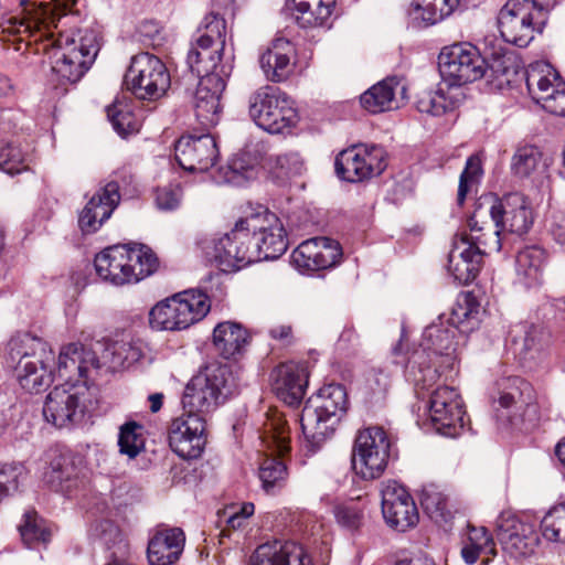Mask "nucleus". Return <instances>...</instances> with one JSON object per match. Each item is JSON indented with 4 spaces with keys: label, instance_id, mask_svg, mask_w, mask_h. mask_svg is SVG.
Returning <instances> with one entry per match:
<instances>
[{
    "label": "nucleus",
    "instance_id": "nucleus-1",
    "mask_svg": "<svg viewBox=\"0 0 565 565\" xmlns=\"http://www.w3.org/2000/svg\"><path fill=\"white\" fill-rule=\"evenodd\" d=\"M236 391L227 364L212 362L203 366L186 384L182 406L184 413L169 428V445L183 459L201 456L205 446V417L224 404Z\"/></svg>",
    "mask_w": 565,
    "mask_h": 565
},
{
    "label": "nucleus",
    "instance_id": "nucleus-2",
    "mask_svg": "<svg viewBox=\"0 0 565 565\" xmlns=\"http://www.w3.org/2000/svg\"><path fill=\"white\" fill-rule=\"evenodd\" d=\"M457 332L451 328L443 317L438 322H433L423 332L422 341L418 348L408 352L405 365V379L412 383L416 393L429 391L439 379L438 366L433 364L436 358H444L445 364L450 365L454 360L458 342Z\"/></svg>",
    "mask_w": 565,
    "mask_h": 565
},
{
    "label": "nucleus",
    "instance_id": "nucleus-3",
    "mask_svg": "<svg viewBox=\"0 0 565 565\" xmlns=\"http://www.w3.org/2000/svg\"><path fill=\"white\" fill-rule=\"evenodd\" d=\"M50 44L43 50L53 49L51 70L61 84L78 82L93 65L99 51V32L83 25L58 32L57 39L47 31Z\"/></svg>",
    "mask_w": 565,
    "mask_h": 565
},
{
    "label": "nucleus",
    "instance_id": "nucleus-4",
    "mask_svg": "<svg viewBox=\"0 0 565 565\" xmlns=\"http://www.w3.org/2000/svg\"><path fill=\"white\" fill-rule=\"evenodd\" d=\"M54 353L45 342L30 333H18L7 345V365L14 369L20 386L28 393H41L53 382Z\"/></svg>",
    "mask_w": 565,
    "mask_h": 565
},
{
    "label": "nucleus",
    "instance_id": "nucleus-5",
    "mask_svg": "<svg viewBox=\"0 0 565 565\" xmlns=\"http://www.w3.org/2000/svg\"><path fill=\"white\" fill-rule=\"evenodd\" d=\"M96 274L115 286L136 284L154 274L159 259L153 250L143 244L113 245L95 256Z\"/></svg>",
    "mask_w": 565,
    "mask_h": 565
},
{
    "label": "nucleus",
    "instance_id": "nucleus-6",
    "mask_svg": "<svg viewBox=\"0 0 565 565\" xmlns=\"http://www.w3.org/2000/svg\"><path fill=\"white\" fill-rule=\"evenodd\" d=\"M348 408V395L341 384H327L310 397L300 416V426L310 452H316L332 436Z\"/></svg>",
    "mask_w": 565,
    "mask_h": 565
},
{
    "label": "nucleus",
    "instance_id": "nucleus-7",
    "mask_svg": "<svg viewBox=\"0 0 565 565\" xmlns=\"http://www.w3.org/2000/svg\"><path fill=\"white\" fill-rule=\"evenodd\" d=\"M490 218L503 233L523 235L533 225V212L527 199L519 193H509L503 198L484 195L478 200L473 210L472 226Z\"/></svg>",
    "mask_w": 565,
    "mask_h": 565
},
{
    "label": "nucleus",
    "instance_id": "nucleus-8",
    "mask_svg": "<svg viewBox=\"0 0 565 565\" xmlns=\"http://www.w3.org/2000/svg\"><path fill=\"white\" fill-rule=\"evenodd\" d=\"M210 307L204 292L185 290L158 302L149 312V323L154 330H183L203 319Z\"/></svg>",
    "mask_w": 565,
    "mask_h": 565
},
{
    "label": "nucleus",
    "instance_id": "nucleus-9",
    "mask_svg": "<svg viewBox=\"0 0 565 565\" xmlns=\"http://www.w3.org/2000/svg\"><path fill=\"white\" fill-rule=\"evenodd\" d=\"M248 115L259 128L269 134H281L298 121L292 100L279 88L269 85L250 94Z\"/></svg>",
    "mask_w": 565,
    "mask_h": 565
},
{
    "label": "nucleus",
    "instance_id": "nucleus-10",
    "mask_svg": "<svg viewBox=\"0 0 565 565\" xmlns=\"http://www.w3.org/2000/svg\"><path fill=\"white\" fill-rule=\"evenodd\" d=\"M124 84L138 99L158 100L170 87V74L164 63L153 54L142 52L131 58Z\"/></svg>",
    "mask_w": 565,
    "mask_h": 565
},
{
    "label": "nucleus",
    "instance_id": "nucleus-11",
    "mask_svg": "<svg viewBox=\"0 0 565 565\" xmlns=\"http://www.w3.org/2000/svg\"><path fill=\"white\" fill-rule=\"evenodd\" d=\"M201 248L205 257L215 262L223 271L239 270L259 262V252L253 246L252 236L236 223L222 237L202 241Z\"/></svg>",
    "mask_w": 565,
    "mask_h": 565
},
{
    "label": "nucleus",
    "instance_id": "nucleus-12",
    "mask_svg": "<svg viewBox=\"0 0 565 565\" xmlns=\"http://www.w3.org/2000/svg\"><path fill=\"white\" fill-rule=\"evenodd\" d=\"M438 66L444 84L461 88L462 85L482 78L487 74V62L471 44H454L443 49Z\"/></svg>",
    "mask_w": 565,
    "mask_h": 565
},
{
    "label": "nucleus",
    "instance_id": "nucleus-13",
    "mask_svg": "<svg viewBox=\"0 0 565 565\" xmlns=\"http://www.w3.org/2000/svg\"><path fill=\"white\" fill-rule=\"evenodd\" d=\"M391 440L379 426L359 431L352 450V467L363 479H376L386 469Z\"/></svg>",
    "mask_w": 565,
    "mask_h": 565
},
{
    "label": "nucleus",
    "instance_id": "nucleus-14",
    "mask_svg": "<svg viewBox=\"0 0 565 565\" xmlns=\"http://www.w3.org/2000/svg\"><path fill=\"white\" fill-rule=\"evenodd\" d=\"M386 166V151L376 145H355L341 151L334 161L337 175L348 182H361L379 175Z\"/></svg>",
    "mask_w": 565,
    "mask_h": 565
},
{
    "label": "nucleus",
    "instance_id": "nucleus-15",
    "mask_svg": "<svg viewBox=\"0 0 565 565\" xmlns=\"http://www.w3.org/2000/svg\"><path fill=\"white\" fill-rule=\"evenodd\" d=\"M478 247L473 249L467 241V236H456L452 248L448 255V271L459 285H468L477 277L482 262V256L500 252L497 237L491 233L486 241L475 234Z\"/></svg>",
    "mask_w": 565,
    "mask_h": 565
},
{
    "label": "nucleus",
    "instance_id": "nucleus-16",
    "mask_svg": "<svg viewBox=\"0 0 565 565\" xmlns=\"http://www.w3.org/2000/svg\"><path fill=\"white\" fill-rule=\"evenodd\" d=\"M463 403L456 388L438 386L430 394L429 418L434 429L446 437H458L465 429Z\"/></svg>",
    "mask_w": 565,
    "mask_h": 565
},
{
    "label": "nucleus",
    "instance_id": "nucleus-17",
    "mask_svg": "<svg viewBox=\"0 0 565 565\" xmlns=\"http://www.w3.org/2000/svg\"><path fill=\"white\" fill-rule=\"evenodd\" d=\"M537 15L521 0H508L498 17L502 39L519 47H525L534 39V23H543Z\"/></svg>",
    "mask_w": 565,
    "mask_h": 565
},
{
    "label": "nucleus",
    "instance_id": "nucleus-18",
    "mask_svg": "<svg viewBox=\"0 0 565 565\" xmlns=\"http://www.w3.org/2000/svg\"><path fill=\"white\" fill-rule=\"evenodd\" d=\"M121 183H126V175L116 173L115 179L89 199L78 215V226L83 234L96 233L110 218L121 200Z\"/></svg>",
    "mask_w": 565,
    "mask_h": 565
},
{
    "label": "nucleus",
    "instance_id": "nucleus-19",
    "mask_svg": "<svg viewBox=\"0 0 565 565\" xmlns=\"http://www.w3.org/2000/svg\"><path fill=\"white\" fill-rule=\"evenodd\" d=\"M174 157L183 170L203 173L217 163L220 150L211 134L185 135L177 140Z\"/></svg>",
    "mask_w": 565,
    "mask_h": 565
},
{
    "label": "nucleus",
    "instance_id": "nucleus-20",
    "mask_svg": "<svg viewBox=\"0 0 565 565\" xmlns=\"http://www.w3.org/2000/svg\"><path fill=\"white\" fill-rule=\"evenodd\" d=\"M382 513L388 526L404 532L418 522V511L408 491L395 480L381 484Z\"/></svg>",
    "mask_w": 565,
    "mask_h": 565
},
{
    "label": "nucleus",
    "instance_id": "nucleus-21",
    "mask_svg": "<svg viewBox=\"0 0 565 565\" xmlns=\"http://www.w3.org/2000/svg\"><path fill=\"white\" fill-rule=\"evenodd\" d=\"M342 257L343 250L338 241L318 236L299 244L291 254V262L301 271H316L335 267Z\"/></svg>",
    "mask_w": 565,
    "mask_h": 565
},
{
    "label": "nucleus",
    "instance_id": "nucleus-22",
    "mask_svg": "<svg viewBox=\"0 0 565 565\" xmlns=\"http://www.w3.org/2000/svg\"><path fill=\"white\" fill-rule=\"evenodd\" d=\"M84 394L72 385L66 388L63 385L55 386L46 396L43 415L46 422L62 428L81 419L84 414Z\"/></svg>",
    "mask_w": 565,
    "mask_h": 565
},
{
    "label": "nucleus",
    "instance_id": "nucleus-23",
    "mask_svg": "<svg viewBox=\"0 0 565 565\" xmlns=\"http://www.w3.org/2000/svg\"><path fill=\"white\" fill-rule=\"evenodd\" d=\"M225 86L226 78L222 74L200 78L193 97V108L203 127L210 128L218 124L222 114L221 96Z\"/></svg>",
    "mask_w": 565,
    "mask_h": 565
},
{
    "label": "nucleus",
    "instance_id": "nucleus-24",
    "mask_svg": "<svg viewBox=\"0 0 565 565\" xmlns=\"http://www.w3.org/2000/svg\"><path fill=\"white\" fill-rule=\"evenodd\" d=\"M70 8V0H54V8L49 4H41L32 11H26V18H11L9 23L15 32H22L21 28H23V32L29 33L35 41L50 44L47 31L53 33V39H57L52 30V24L55 23V15L65 14ZM57 20H61V17H57Z\"/></svg>",
    "mask_w": 565,
    "mask_h": 565
},
{
    "label": "nucleus",
    "instance_id": "nucleus-25",
    "mask_svg": "<svg viewBox=\"0 0 565 565\" xmlns=\"http://www.w3.org/2000/svg\"><path fill=\"white\" fill-rule=\"evenodd\" d=\"M497 536L503 548L515 557L531 555L540 541L534 525L516 516L502 519Z\"/></svg>",
    "mask_w": 565,
    "mask_h": 565
},
{
    "label": "nucleus",
    "instance_id": "nucleus-26",
    "mask_svg": "<svg viewBox=\"0 0 565 565\" xmlns=\"http://www.w3.org/2000/svg\"><path fill=\"white\" fill-rule=\"evenodd\" d=\"M273 377L274 391L281 401L290 406L301 403L309 377L306 364L292 361L282 363L274 370Z\"/></svg>",
    "mask_w": 565,
    "mask_h": 565
},
{
    "label": "nucleus",
    "instance_id": "nucleus-27",
    "mask_svg": "<svg viewBox=\"0 0 565 565\" xmlns=\"http://www.w3.org/2000/svg\"><path fill=\"white\" fill-rule=\"evenodd\" d=\"M301 545L292 541L275 540L259 545L249 558V565H310Z\"/></svg>",
    "mask_w": 565,
    "mask_h": 565
},
{
    "label": "nucleus",
    "instance_id": "nucleus-28",
    "mask_svg": "<svg viewBox=\"0 0 565 565\" xmlns=\"http://www.w3.org/2000/svg\"><path fill=\"white\" fill-rule=\"evenodd\" d=\"M525 83L532 99L545 110L556 92H561V83L565 82L551 64L541 62L526 70Z\"/></svg>",
    "mask_w": 565,
    "mask_h": 565
},
{
    "label": "nucleus",
    "instance_id": "nucleus-29",
    "mask_svg": "<svg viewBox=\"0 0 565 565\" xmlns=\"http://www.w3.org/2000/svg\"><path fill=\"white\" fill-rule=\"evenodd\" d=\"M185 535L180 527L158 531L149 541L148 561L151 565H172L181 556Z\"/></svg>",
    "mask_w": 565,
    "mask_h": 565
},
{
    "label": "nucleus",
    "instance_id": "nucleus-30",
    "mask_svg": "<svg viewBox=\"0 0 565 565\" xmlns=\"http://www.w3.org/2000/svg\"><path fill=\"white\" fill-rule=\"evenodd\" d=\"M81 459L71 452L54 457L45 472V481L56 491L70 494L79 484Z\"/></svg>",
    "mask_w": 565,
    "mask_h": 565
},
{
    "label": "nucleus",
    "instance_id": "nucleus-31",
    "mask_svg": "<svg viewBox=\"0 0 565 565\" xmlns=\"http://www.w3.org/2000/svg\"><path fill=\"white\" fill-rule=\"evenodd\" d=\"M291 43L285 39H277L259 56V65L267 81L280 83L286 81L294 72L290 61Z\"/></svg>",
    "mask_w": 565,
    "mask_h": 565
},
{
    "label": "nucleus",
    "instance_id": "nucleus-32",
    "mask_svg": "<svg viewBox=\"0 0 565 565\" xmlns=\"http://www.w3.org/2000/svg\"><path fill=\"white\" fill-rule=\"evenodd\" d=\"M223 51L224 46L200 43L195 40L186 56L189 68L200 78L211 74H222L223 78H227L230 66L221 64Z\"/></svg>",
    "mask_w": 565,
    "mask_h": 565
},
{
    "label": "nucleus",
    "instance_id": "nucleus-33",
    "mask_svg": "<svg viewBox=\"0 0 565 565\" xmlns=\"http://www.w3.org/2000/svg\"><path fill=\"white\" fill-rule=\"evenodd\" d=\"M250 342V335L241 323L223 321L213 330V345L224 359H237L243 355Z\"/></svg>",
    "mask_w": 565,
    "mask_h": 565
},
{
    "label": "nucleus",
    "instance_id": "nucleus-34",
    "mask_svg": "<svg viewBox=\"0 0 565 565\" xmlns=\"http://www.w3.org/2000/svg\"><path fill=\"white\" fill-rule=\"evenodd\" d=\"M463 99L462 89L448 84H439L436 90H425L418 95V111L433 116H441L456 109Z\"/></svg>",
    "mask_w": 565,
    "mask_h": 565
},
{
    "label": "nucleus",
    "instance_id": "nucleus-35",
    "mask_svg": "<svg viewBox=\"0 0 565 565\" xmlns=\"http://www.w3.org/2000/svg\"><path fill=\"white\" fill-rule=\"evenodd\" d=\"M335 0H287L286 10L300 28L323 25L330 18Z\"/></svg>",
    "mask_w": 565,
    "mask_h": 565
},
{
    "label": "nucleus",
    "instance_id": "nucleus-36",
    "mask_svg": "<svg viewBox=\"0 0 565 565\" xmlns=\"http://www.w3.org/2000/svg\"><path fill=\"white\" fill-rule=\"evenodd\" d=\"M545 252L537 246H527L520 250L515 259L518 280L526 288H535L543 284Z\"/></svg>",
    "mask_w": 565,
    "mask_h": 565
},
{
    "label": "nucleus",
    "instance_id": "nucleus-37",
    "mask_svg": "<svg viewBox=\"0 0 565 565\" xmlns=\"http://www.w3.org/2000/svg\"><path fill=\"white\" fill-rule=\"evenodd\" d=\"M459 6V0H413L408 15L419 28L429 26L449 17Z\"/></svg>",
    "mask_w": 565,
    "mask_h": 565
},
{
    "label": "nucleus",
    "instance_id": "nucleus-38",
    "mask_svg": "<svg viewBox=\"0 0 565 565\" xmlns=\"http://www.w3.org/2000/svg\"><path fill=\"white\" fill-rule=\"evenodd\" d=\"M57 376L71 386L76 387L79 382L86 384L88 366H84L79 360V344L70 343L61 349L57 360Z\"/></svg>",
    "mask_w": 565,
    "mask_h": 565
},
{
    "label": "nucleus",
    "instance_id": "nucleus-39",
    "mask_svg": "<svg viewBox=\"0 0 565 565\" xmlns=\"http://www.w3.org/2000/svg\"><path fill=\"white\" fill-rule=\"evenodd\" d=\"M398 82L395 78H386L366 92L360 97V103L364 109L372 114L387 111L397 107L395 104V88Z\"/></svg>",
    "mask_w": 565,
    "mask_h": 565
},
{
    "label": "nucleus",
    "instance_id": "nucleus-40",
    "mask_svg": "<svg viewBox=\"0 0 565 565\" xmlns=\"http://www.w3.org/2000/svg\"><path fill=\"white\" fill-rule=\"evenodd\" d=\"M479 303L470 295H462L451 309L446 322L456 332L467 334L479 326Z\"/></svg>",
    "mask_w": 565,
    "mask_h": 565
},
{
    "label": "nucleus",
    "instance_id": "nucleus-41",
    "mask_svg": "<svg viewBox=\"0 0 565 565\" xmlns=\"http://www.w3.org/2000/svg\"><path fill=\"white\" fill-rule=\"evenodd\" d=\"M542 151L533 145L519 147L511 159V171L520 179L532 178L544 168Z\"/></svg>",
    "mask_w": 565,
    "mask_h": 565
},
{
    "label": "nucleus",
    "instance_id": "nucleus-42",
    "mask_svg": "<svg viewBox=\"0 0 565 565\" xmlns=\"http://www.w3.org/2000/svg\"><path fill=\"white\" fill-rule=\"evenodd\" d=\"M481 553L495 554L493 539L484 526L468 525V535L461 548V556L467 564L472 565Z\"/></svg>",
    "mask_w": 565,
    "mask_h": 565
},
{
    "label": "nucleus",
    "instance_id": "nucleus-43",
    "mask_svg": "<svg viewBox=\"0 0 565 565\" xmlns=\"http://www.w3.org/2000/svg\"><path fill=\"white\" fill-rule=\"evenodd\" d=\"M507 387L509 391L502 392L498 399L502 408H510L512 406L518 409L534 407V390L527 381L512 377L508 380Z\"/></svg>",
    "mask_w": 565,
    "mask_h": 565
},
{
    "label": "nucleus",
    "instance_id": "nucleus-44",
    "mask_svg": "<svg viewBox=\"0 0 565 565\" xmlns=\"http://www.w3.org/2000/svg\"><path fill=\"white\" fill-rule=\"evenodd\" d=\"M253 246L259 252V262L279 258L288 248L286 231L279 227L262 235L252 236Z\"/></svg>",
    "mask_w": 565,
    "mask_h": 565
},
{
    "label": "nucleus",
    "instance_id": "nucleus-45",
    "mask_svg": "<svg viewBox=\"0 0 565 565\" xmlns=\"http://www.w3.org/2000/svg\"><path fill=\"white\" fill-rule=\"evenodd\" d=\"M18 529L23 544L29 548H34L40 544L46 545L51 537L43 519L34 510H29L23 514Z\"/></svg>",
    "mask_w": 565,
    "mask_h": 565
},
{
    "label": "nucleus",
    "instance_id": "nucleus-46",
    "mask_svg": "<svg viewBox=\"0 0 565 565\" xmlns=\"http://www.w3.org/2000/svg\"><path fill=\"white\" fill-rule=\"evenodd\" d=\"M236 224L250 236H258L273 230L282 227L280 218L265 206H258L257 211L239 218Z\"/></svg>",
    "mask_w": 565,
    "mask_h": 565
},
{
    "label": "nucleus",
    "instance_id": "nucleus-47",
    "mask_svg": "<svg viewBox=\"0 0 565 565\" xmlns=\"http://www.w3.org/2000/svg\"><path fill=\"white\" fill-rule=\"evenodd\" d=\"M260 438L267 448L280 456L287 454L290 449L288 426L286 420L279 415H274L267 419Z\"/></svg>",
    "mask_w": 565,
    "mask_h": 565
},
{
    "label": "nucleus",
    "instance_id": "nucleus-48",
    "mask_svg": "<svg viewBox=\"0 0 565 565\" xmlns=\"http://www.w3.org/2000/svg\"><path fill=\"white\" fill-rule=\"evenodd\" d=\"M26 478L28 470L22 463H0V503L18 493Z\"/></svg>",
    "mask_w": 565,
    "mask_h": 565
},
{
    "label": "nucleus",
    "instance_id": "nucleus-49",
    "mask_svg": "<svg viewBox=\"0 0 565 565\" xmlns=\"http://www.w3.org/2000/svg\"><path fill=\"white\" fill-rule=\"evenodd\" d=\"M196 41L200 43H211L215 46H225L226 41V21L217 13L206 14L198 28Z\"/></svg>",
    "mask_w": 565,
    "mask_h": 565
},
{
    "label": "nucleus",
    "instance_id": "nucleus-50",
    "mask_svg": "<svg viewBox=\"0 0 565 565\" xmlns=\"http://www.w3.org/2000/svg\"><path fill=\"white\" fill-rule=\"evenodd\" d=\"M266 167L277 179H288L300 174L303 168L302 160L297 152L269 156Z\"/></svg>",
    "mask_w": 565,
    "mask_h": 565
},
{
    "label": "nucleus",
    "instance_id": "nucleus-51",
    "mask_svg": "<svg viewBox=\"0 0 565 565\" xmlns=\"http://www.w3.org/2000/svg\"><path fill=\"white\" fill-rule=\"evenodd\" d=\"M541 532L550 542H565V502L548 510L541 521Z\"/></svg>",
    "mask_w": 565,
    "mask_h": 565
},
{
    "label": "nucleus",
    "instance_id": "nucleus-52",
    "mask_svg": "<svg viewBox=\"0 0 565 565\" xmlns=\"http://www.w3.org/2000/svg\"><path fill=\"white\" fill-rule=\"evenodd\" d=\"M287 475L286 465L277 458L267 457L259 466L258 476L266 492L282 487Z\"/></svg>",
    "mask_w": 565,
    "mask_h": 565
},
{
    "label": "nucleus",
    "instance_id": "nucleus-53",
    "mask_svg": "<svg viewBox=\"0 0 565 565\" xmlns=\"http://www.w3.org/2000/svg\"><path fill=\"white\" fill-rule=\"evenodd\" d=\"M142 426L136 422H128L120 427L118 446L121 454L135 458L143 449L145 441L141 435Z\"/></svg>",
    "mask_w": 565,
    "mask_h": 565
},
{
    "label": "nucleus",
    "instance_id": "nucleus-54",
    "mask_svg": "<svg viewBox=\"0 0 565 565\" xmlns=\"http://www.w3.org/2000/svg\"><path fill=\"white\" fill-rule=\"evenodd\" d=\"M333 514L339 525L358 531L364 521V505L360 501H348L334 507Z\"/></svg>",
    "mask_w": 565,
    "mask_h": 565
},
{
    "label": "nucleus",
    "instance_id": "nucleus-55",
    "mask_svg": "<svg viewBox=\"0 0 565 565\" xmlns=\"http://www.w3.org/2000/svg\"><path fill=\"white\" fill-rule=\"evenodd\" d=\"M25 154L12 142L0 141V169L14 175L28 170Z\"/></svg>",
    "mask_w": 565,
    "mask_h": 565
},
{
    "label": "nucleus",
    "instance_id": "nucleus-56",
    "mask_svg": "<svg viewBox=\"0 0 565 565\" xmlns=\"http://www.w3.org/2000/svg\"><path fill=\"white\" fill-rule=\"evenodd\" d=\"M92 534L108 550L117 547L120 552L127 548L119 527L110 520H102L94 524Z\"/></svg>",
    "mask_w": 565,
    "mask_h": 565
},
{
    "label": "nucleus",
    "instance_id": "nucleus-57",
    "mask_svg": "<svg viewBox=\"0 0 565 565\" xmlns=\"http://www.w3.org/2000/svg\"><path fill=\"white\" fill-rule=\"evenodd\" d=\"M420 504L430 519H446L447 498L437 487L427 486L422 490Z\"/></svg>",
    "mask_w": 565,
    "mask_h": 565
},
{
    "label": "nucleus",
    "instance_id": "nucleus-58",
    "mask_svg": "<svg viewBox=\"0 0 565 565\" xmlns=\"http://www.w3.org/2000/svg\"><path fill=\"white\" fill-rule=\"evenodd\" d=\"M138 353L129 342L114 341L106 345L103 360L110 364V367L118 369L126 363L137 360Z\"/></svg>",
    "mask_w": 565,
    "mask_h": 565
},
{
    "label": "nucleus",
    "instance_id": "nucleus-59",
    "mask_svg": "<svg viewBox=\"0 0 565 565\" xmlns=\"http://www.w3.org/2000/svg\"><path fill=\"white\" fill-rule=\"evenodd\" d=\"M481 160L478 156H470L466 167L460 174L457 201L461 205L472 184L477 183L482 175Z\"/></svg>",
    "mask_w": 565,
    "mask_h": 565
},
{
    "label": "nucleus",
    "instance_id": "nucleus-60",
    "mask_svg": "<svg viewBox=\"0 0 565 565\" xmlns=\"http://www.w3.org/2000/svg\"><path fill=\"white\" fill-rule=\"evenodd\" d=\"M256 175L255 167L246 161L244 154L234 158L225 173L226 181L236 186L245 185L248 181L255 179Z\"/></svg>",
    "mask_w": 565,
    "mask_h": 565
},
{
    "label": "nucleus",
    "instance_id": "nucleus-61",
    "mask_svg": "<svg viewBox=\"0 0 565 565\" xmlns=\"http://www.w3.org/2000/svg\"><path fill=\"white\" fill-rule=\"evenodd\" d=\"M107 116L113 124L114 129L121 136L136 132L138 124L129 110H125L120 105L114 104L107 108Z\"/></svg>",
    "mask_w": 565,
    "mask_h": 565
},
{
    "label": "nucleus",
    "instance_id": "nucleus-62",
    "mask_svg": "<svg viewBox=\"0 0 565 565\" xmlns=\"http://www.w3.org/2000/svg\"><path fill=\"white\" fill-rule=\"evenodd\" d=\"M182 196L181 185L179 183H169L157 188L154 201L158 209L172 211L179 207Z\"/></svg>",
    "mask_w": 565,
    "mask_h": 565
},
{
    "label": "nucleus",
    "instance_id": "nucleus-63",
    "mask_svg": "<svg viewBox=\"0 0 565 565\" xmlns=\"http://www.w3.org/2000/svg\"><path fill=\"white\" fill-rule=\"evenodd\" d=\"M473 220V213L468 220V226H469V233H461L458 236H467L468 243L471 245L473 249H477L478 244L476 239L473 238L475 234L478 236H481L482 239H488L490 237V234L492 233L500 245V248L502 247V238L501 234H503V231L495 226V224L490 220L487 218V223L482 224L481 222L477 224V226H472Z\"/></svg>",
    "mask_w": 565,
    "mask_h": 565
},
{
    "label": "nucleus",
    "instance_id": "nucleus-64",
    "mask_svg": "<svg viewBox=\"0 0 565 565\" xmlns=\"http://www.w3.org/2000/svg\"><path fill=\"white\" fill-rule=\"evenodd\" d=\"M255 507L252 502H245L239 508H232L231 512H224V516H226V529L222 530L223 535H228L226 531L228 529L238 530L242 529L246 522V520L254 514Z\"/></svg>",
    "mask_w": 565,
    "mask_h": 565
}]
</instances>
